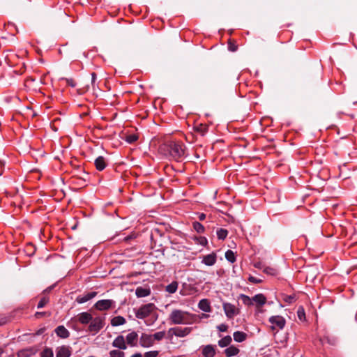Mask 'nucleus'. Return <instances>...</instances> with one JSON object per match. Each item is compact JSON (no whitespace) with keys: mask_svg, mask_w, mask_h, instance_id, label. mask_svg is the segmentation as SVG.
<instances>
[{"mask_svg":"<svg viewBox=\"0 0 357 357\" xmlns=\"http://www.w3.org/2000/svg\"><path fill=\"white\" fill-rule=\"evenodd\" d=\"M193 229L199 234H202L204 231V227L199 222H193Z\"/></svg>","mask_w":357,"mask_h":357,"instance_id":"2f4dec72","label":"nucleus"},{"mask_svg":"<svg viewBox=\"0 0 357 357\" xmlns=\"http://www.w3.org/2000/svg\"><path fill=\"white\" fill-rule=\"evenodd\" d=\"M178 284L176 281H173L166 286L165 291L169 294H174L177 291Z\"/></svg>","mask_w":357,"mask_h":357,"instance_id":"a878e982","label":"nucleus"},{"mask_svg":"<svg viewBox=\"0 0 357 357\" xmlns=\"http://www.w3.org/2000/svg\"><path fill=\"white\" fill-rule=\"evenodd\" d=\"M216 235L218 239L225 240L228 235V231L223 228H219L216 231Z\"/></svg>","mask_w":357,"mask_h":357,"instance_id":"cd10ccee","label":"nucleus"},{"mask_svg":"<svg viewBox=\"0 0 357 357\" xmlns=\"http://www.w3.org/2000/svg\"><path fill=\"white\" fill-rule=\"evenodd\" d=\"M197 218L200 221H203L206 218V214L203 213H197Z\"/></svg>","mask_w":357,"mask_h":357,"instance_id":"a18cd8bd","label":"nucleus"},{"mask_svg":"<svg viewBox=\"0 0 357 357\" xmlns=\"http://www.w3.org/2000/svg\"><path fill=\"white\" fill-rule=\"evenodd\" d=\"M126 323V319L122 316H116L111 319V325L114 327L123 325Z\"/></svg>","mask_w":357,"mask_h":357,"instance_id":"4be33fe9","label":"nucleus"},{"mask_svg":"<svg viewBox=\"0 0 357 357\" xmlns=\"http://www.w3.org/2000/svg\"><path fill=\"white\" fill-rule=\"evenodd\" d=\"M248 281L254 284H259L261 283L263 280L260 278H257L252 275H250L248 278Z\"/></svg>","mask_w":357,"mask_h":357,"instance_id":"4c0bfd02","label":"nucleus"},{"mask_svg":"<svg viewBox=\"0 0 357 357\" xmlns=\"http://www.w3.org/2000/svg\"><path fill=\"white\" fill-rule=\"evenodd\" d=\"M217 329L220 332H226L228 329V326L225 324H221L217 326Z\"/></svg>","mask_w":357,"mask_h":357,"instance_id":"37998d69","label":"nucleus"},{"mask_svg":"<svg viewBox=\"0 0 357 357\" xmlns=\"http://www.w3.org/2000/svg\"><path fill=\"white\" fill-rule=\"evenodd\" d=\"M135 238V234L128 235L123 238V241L126 242H129L130 240Z\"/></svg>","mask_w":357,"mask_h":357,"instance_id":"c03bdc74","label":"nucleus"},{"mask_svg":"<svg viewBox=\"0 0 357 357\" xmlns=\"http://www.w3.org/2000/svg\"><path fill=\"white\" fill-rule=\"evenodd\" d=\"M253 303H255L258 306L264 305L266 302V298L262 294H256L252 297Z\"/></svg>","mask_w":357,"mask_h":357,"instance_id":"412c9836","label":"nucleus"},{"mask_svg":"<svg viewBox=\"0 0 357 357\" xmlns=\"http://www.w3.org/2000/svg\"><path fill=\"white\" fill-rule=\"evenodd\" d=\"M269 322L273 324L272 329L274 330L275 327L279 329H282L286 324L284 318L282 316H272L268 319Z\"/></svg>","mask_w":357,"mask_h":357,"instance_id":"0eeeda50","label":"nucleus"},{"mask_svg":"<svg viewBox=\"0 0 357 357\" xmlns=\"http://www.w3.org/2000/svg\"><path fill=\"white\" fill-rule=\"evenodd\" d=\"M95 166L98 171H102L106 167L105 159L102 156H98L95 160Z\"/></svg>","mask_w":357,"mask_h":357,"instance_id":"aec40b11","label":"nucleus"},{"mask_svg":"<svg viewBox=\"0 0 357 357\" xmlns=\"http://www.w3.org/2000/svg\"><path fill=\"white\" fill-rule=\"evenodd\" d=\"M77 320L82 324H87L92 320V316L89 312H82L77 315Z\"/></svg>","mask_w":357,"mask_h":357,"instance_id":"dca6fc26","label":"nucleus"},{"mask_svg":"<svg viewBox=\"0 0 357 357\" xmlns=\"http://www.w3.org/2000/svg\"><path fill=\"white\" fill-rule=\"evenodd\" d=\"M231 341H232L231 337L230 335H227V336L221 338L218 341V345L220 347H226L231 344Z\"/></svg>","mask_w":357,"mask_h":357,"instance_id":"393cba45","label":"nucleus"},{"mask_svg":"<svg viewBox=\"0 0 357 357\" xmlns=\"http://www.w3.org/2000/svg\"><path fill=\"white\" fill-rule=\"evenodd\" d=\"M209 317L208 314H202L199 317L200 319H206Z\"/></svg>","mask_w":357,"mask_h":357,"instance_id":"09e8293b","label":"nucleus"},{"mask_svg":"<svg viewBox=\"0 0 357 357\" xmlns=\"http://www.w3.org/2000/svg\"><path fill=\"white\" fill-rule=\"evenodd\" d=\"M234 341L242 342L247 338V334L242 331H236L233 334Z\"/></svg>","mask_w":357,"mask_h":357,"instance_id":"5701e85b","label":"nucleus"},{"mask_svg":"<svg viewBox=\"0 0 357 357\" xmlns=\"http://www.w3.org/2000/svg\"><path fill=\"white\" fill-rule=\"evenodd\" d=\"M44 314H45V312H36V315L40 316V315H43Z\"/></svg>","mask_w":357,"mask_h":357,"instance_id":"603ef678","label":"nucleus"},{"mask_svg":"<svg viewBox=\"0 0 357 357\" xmlns=\"http://www.w3.org/2000/svg\"><path fill=\"white\" fill-rule=\"evenodd\" d=\"M240 298L243 302V303L245 305L250 306L253 305L252 298L249 297L245 294H241Z\"/></svg>","mask_w":357,"mask_h":357,"instance_id":"c85d7f7f","label":"nucleus"},{"mask_svg":"<svg viewBox=\"0 0 357 357\" xmlns=\"http://www.w3.org/2000/svg\"><path fill=\"white\" fill-rule=\"evenodd\" d=\"M96 78H97L96 74L95 73H91V83L93 85L94 84V83L96 80Z\"/></svg>","mask_w":357,"mask_h":357,"instance_id":"de8ad7c7","label":"nucleus"},{"mask_svg":"<svg viewBox=\"0 0 357 357\" xmlns=\"http://www.w3.org/2000/svg\"><path fill=\"white\" fill-rule=\"evenodd\" d=\"M94 307L100 311L107 310L115 307V301L111 299H103L97 301Z\"/></svg>","mask_w":357,"mask_h":357,"instance_id":"423d86ee","label":"nucleus"},{"mask_svg":"<svg viewBox=\"0 0 357 357\" xmlns=\"http://www.w3.org/2000/svg\"><path fill=\"white\" fill-rule=\"evenodd\" d=\"M192 331V328L190 327H185V328H181V327H174L171 328L168 331V333L172 336L175 335L176 337H184L187 336L188 334L190 333Z\"/></svg>","mask_w":357,"mask_h":357,"instance_id":"39448f33","label":"nucleus"},{"mask_svg":"<svg viewBox=\"0 0 357 357\" xmlns=\"http://www.w3.org/2000/svg\"><path fill=\"white\" fill-rule=\"evenodd\" d=\"M284 301L287 303H292L296 301V296L294 295L286 296L284 298Z\"/></svg>","mask_w":357,"mask_h":357,"instance_id":"58836bf2","label":"nucleus"},{"mask_svg":"<svg viewBox=\"0 0 357 357\" xmlns=\"http://www.w3.org/2000/svg\"><path fill=\"white\" fill-rule=\"evenodd\" d=\"M139 340L138 333L136 331H131L125 337L126 346L130 347H135L137 346Z\"/></svg>","mask_w":357,"mask_h":357,"instance_id":"6e6552de","label":"nucleus"},{"mask_svg":"<svg viewBox=\"0 0 357 357\" xmlns=\"http://www.w3.org/2000/svg\"><path fill=\"white\" fill-rule=\"evenodd\" d=\"M97 295V292L96 291H91L88 292L84 295L79 296L77 298V301L78 303H84L89 300L93 298Z\"/></svg>","mask_w":357,"mask_h":357,"instance_id":"ddd939ff","label":"nucleus"},{"mask_svg":"<svg viewBox=\"0 0 357 357\" xmlns=\"http://www.w3.org/2000/svg\"><path fill=\"white\" fill-rule=\"evenodd\" d=\"M215 354V347L211 344L205 346L202 349V355L204 357H214Z\"/></svg>","mask_w":357,"mask_h":357,"instance_id":"f3484780","label":"nucleus"},{"mask_svg":"<svg viewBox=\"0 0 357 357\" xmlns=\"http://www.w3.org/2000/svg\"><path fill=\"white\" fill-rule=\"evenodd\" d=\"M137 140V136L134 134L128 135L126 137V141L129 144H132Z\"/></svg>","mask_w":357,"mask_h":357,"instance_id":"c9c22d12","label":"nucleus"},{"mask_svg":"<svg viewBox=\"0 0 357 357\" xmlns=\"http://www.w3.org/2000/svg\"><path fill=\"white\" fill-rule=\"evenodd\" d=\"M157 307L153 303H147L142 305L139 309H135V317L137 319H144L150 315H153L155 320L158 319Z\"/></svg>","mask_w":357,"mask_h":357,"instance_id":"7ed1b4c3","label":"nucleus"},{"mask_svg":"<svg viewBox=\"0 0 357 357\" xmlns=\"http://www.w3.org/2000/svg\"><path fill=\"white\" fill-rule=\"evenodd\" d=\"M158 355V351H150L144 354V357H157Z\"/></svg>","mask_w":357,"mask_h":357,"instance_id":"a19ab883","label":"nucleus"},{"mask_svg":"<svg viewBox=\"0 0 357 357\" xmlns=\"http://www.w3.org/2000/svg\"><path fill=\"white\" fill-rule=\"evenodd\" d=\"M7 321L8 319L6 317H0V326L4 325Z\"/></svg>","mask_w":357,"mask_h":357,"instance_id":"49530a36","label":"nucleus"},{"mask_svg":"<svg viewBox=\"0 0 357 357\" xmlns=\"http://www.w3.org/2000/svg\"><path fill=\"white\" fill-rule=\"evenodd\" d=\"M264 272L266 274L271 275H275L277 274V270L271 268V267H266L264 269Z\"/></svg>","mask_w":357,"mask_h":357,"instance_id":"e433bc0d","label":"nucleus"},{"mask_svg":"<svg viewBox=\"0 0 357 357\" xmlns=\"http://www.w3.org/2000/svg\"><path fill=\"white\" fill-rule=\"evenodd\" d=\"M3 354V350L2 349H0V357H1Z\"/></svg>","mask_w":357,"mask_h":357,"instance_id":"864d4df0","label":"nucleus"},{"mask_svg":"<svg viewBox=\"0 0 357 357\" xmlns=\"http://www.w3.org/2000/svg\"><path fill=\"white\" fill-rule=\"evenodd\" d=\"M160 150L175 161H180L185 155L184 145L178 142L170 141L160 146Z\"/></svg>","mask_w":357,"mask_h":357,"instance_id":"f257e3e1","label":"nucleus"},{"mask_svg":"<svg viewBox=\"0 0 357 357\" xmlns=\"http://www.w3.org/2000/svg\"><path fill=\"white\" fill-rule=\"evenodd\" d=\"M66 82V84L71 86V87H75L76 86V82L75 81L72 79V78H65L63 79Z\"/></svg>","mask_w":357,"mask_h":357,"instance_id":"79ce46f5","label":"nucleus"},{"mask_svg":"<svg viewBox=\"0 0 357 357\" xmlns=\"http://www.w3.org/2000/svg\"><path fill=\"white\" fill-rule=\"evenodd\" d=\"M225 258L228 261L231 263H234L236 261L234 252L231 250H228L225 252Z\"/></svg>","mask_w":357,"mask_h":357,"instance_id":"7c9ffc66","label":"nucleus"},{"mask_svg":"<svg viewBox=\"0 0 357 357\" xmlns=\"http://www.w3.org/2000/svg\"><path fill=\"white\" fill-rule=\"evenodd\" d=\"M33 354V350L32 349H24L17 353V357H30Z\"/></svg>","mask_w":357,"mask_h":357,"instance_id":"bb28decb","label":"nucleus"},{"mask_svg":"<svg viewBox=\"0 0 357 357\" xmlns=\"http://www.w3.org/2000/svg\"><path fill=\"white\" fill-rule=\"evenodd\" d=\"M239 353V349L234 346H230L225 350V354L227 357H232Z\"/></svg>","mask_w":357,"mask_h":357,"instance_id":"b1692460","label":"nucleus"},{"mask_svg":"<svg viewBox=\"0 0 357 357\" xmlns=\"http://www.w3.org/2000/svg\"><path fill=\"white\" fill-rule=\"evenodd\" d=\"M40 356L41 357H53V351L50 349H45L41 352Z\"/></svg>","mask_w":357,"mask_h":357,"instance_id":"f704fd0d","label":"nucleus"},{"mask_svg":"<svg viewBox=\"0 0 357 357\" xmlns=\"http://www.w3.org/2000/svg\"><path fill=\"white\" fill-rule=\"evenodd\" d=\"M104 320L103 317H96L95 319H92L91 322L89 326V330L90 332L93 333L94 334L98 333L104 326Z\"/></svg>","mask_w":357,"mask_h":357,"instance_id":"20e7f679","label":"nucleus"},{"mask_svg":"<svg viewBox=\"0 0 357 357\" xmlns=\"http://www.w3.org/2000/svg\"><path fill=\"white\" fill-rule=\"evenodd\" d=\"M165 335V331H159V332H157V333H154L153 335H152V336L153 337V341L154 340L160 341L164 338Z\"/></svg>","mask_w":357,"mask_h":357,"instance_id":"473e14b6","label":"nucleus"},{"mask_svg":"<svg viewBox=\"0 0 357 357\" xmlns=\"http://www.w3.org/2000/svg\"><path fill=\"white\" fill-rule=\"evenodd\" d=\"M70 350L66 346L58 347L56 351V357H70Z\"/></svg>","mask_w":357,"mask_h":357,"instance_id":"4468645a","label":"nucleus"},{"mask_svg":"<svg viewBox=\"0 0 357 357\" xmlns=\"http://www.w3.org/2000/svg\"><path fill=\"white\" fill-rule=\"evenodd\" d=\"M113 347L124 351L127 349V346L125 340V336L123 335H117L112 342Z\"/></svg>","mask_w":357,"mask_h":357,"instance_id":"9d476101","label":"nucleus"},{"mask_svg":"<svg viewBox=\"0 0 357 357\" xmlns=\"http://www.w3.org/2000/svg\"><path fill=\"white\" fill-rule=\"evenodd\" d=\"M217 261V255L215 253L212 252L211 254L203 256L202 262L206 266H213Z\"/></svg>","mask_w":357,"mask_h":357,"instance_id":"f8f14e48","label":"nucleus"},{"mask_svg":"<svg viewBox=\"0 0 357 357\" xmlns=\"http://www.w3.org/2000/svg\"><path fill=\"white\" fill-rule=\"evenodd\" d=\"M297 314L300 320H302L303 318H305V314L303 307H301L298 309Z\"/></svg>","mask_w":357,"mask_h":357,"instance_id":"ea45409f","label":"nucleus"},{"mask_svg":"<svg viewBox=\"0 0 357 357\" xmlns=\"http://www.w3.org/2000/svg\"><path fill=\"white\" fill-rule=\"evenodd\" d=\"M139 344L142 347L148 348L153 345V337L152 335L142 333L139 338Z\"/></svg>","mask_w":357,"mask_h":357,"instance_id":"9b49d317","label":"nucleus"},{"mask_svg":"<svg viewBox=\"0 0 357 357\" xmlns=\"http://www.w3.org/2000/svg\"><path fill=\"white\" fill-rule=\"evenodd\" d=\"M196 317V314H191L187 311L174 309L169 314V319L172 324L188 325L193 324Z\"/></svg>","mask_w":357,"mask_h":357,"instance_id":"f03ea898","label":"nucleus"},{"mask_svg":"<svg viewBox=\"0 0 357 357\" xmlns=\"http://www.w3.org/2000/svg\"><path fill=\"white\" fill-rule=\"evenodd\" d=\"M229 50L234 52L236 50V47H229Z\"/></svg>","mask_w":357,"mask_h":357,"instance_id":"3c124183","label":"nucleus"},{"mask_svg":"<svg viewBox=\"0 0 357 357\" xmlns=\"http://www.w3.org/2000/svg\"><path fill=\"white\" fill-rule=\"evenodd\" d=\"M130 357H142V355L140 353H136V354L132 355Z\"/></svg>","mask_w":357,"mask_h":357,"instance_id":"8fccbe9b","label":"nucleus"},{"mask_svg":"<svg viewBox=\"0 0 357 357\" xmlns=\"http://www.w3.org/2000/svg\"><path fill=\"white\" fill-rule=\"evenodd\" d=\"M48 302H49V298L44 296L40 298V301L38 303L37 307L38 309L43 308Z\"/></svg>","mask_w":357,"mask_h":357,"instance_id":"72a5a7b5","label":"nucleus"},{"mask_svg":"<svg viewBox=\"0 0 357 357\" xmlns=\"http://www.w3.org/2000/svg\"><path fill=\"white\" fill-rule=\"evenodd\" d=\"M198 307L205 312H210L211 311L210 303L207 299L200 300L198 303Z\"/></svg>","mask_w":357,"mask_h":357,"instance_id":"6ab92c4d","label":"nucleus"},{"mask_svg":"<svg viewBox=\"0 0 357 357\" xmlns=\"http://www.w3.org/2000/svg\"><path fill=\"white\" fill-rule=\"evenodd\" d=\"M135 294L138 298L146 297L151 294V289L149 287H138L135 290Z\"/></svg>","mask_w":357,"mask_h":357,"instance_id":"2eb2a0df","label":"nucleus"},{"mask_svg":"<svg viewBox=\"0 0 357 357\" xmlns=\"http://www.w3.org/2000/svg\"><path fill=\"white\" fill-rule=\"evenodd\" d=\"M222 307L227 318L231 319L238 314L235 305L230 303H223Z\"/></svg>","mask_w":357,"mask_h":357,"instance_id":"1a4fd4ad","label":"nucleus"},{"mask_svg":"<svg viewBox=\"0 0 357 357\" xmlns=\"http://www.w3.org/2000/svg\"><path fill=\"white\" fill-rule=\"evenodd\" d=\"M109 357H125L126 354L123 351L120 349H113L109 352Z\"/></svg>","mask_w":357,"mask_h":357,"instance_id":"c756f323","label":"nucleus"},{"mask_svg":"<svg viewBox=\"0 0 357 357\" xmlns=\"http://www.w3.org/2000/svg\"><path fill=\"white\" fill-rule=\"evenodd\" d=\"M54 331L57 336L61 338H67L70 335L69 331L63 326H57Z\"/></svg>","mask_w":357,"mask_h":357,"instance_id":"a211bd4d","label":"nucleus"},{"mask_svg":"<svg viewBox=\"0 0 357 357\" xmlns=\"http://www.w3.org/2000/svg\"><path fill=\"white\" fill-rule=\"evenodd\" d=\"M50 289L51 288H50L49 289H45V291H50Z\"/></svg>","mask_w":357,"mask_h":357,"instance_id":"5fc2aeb1","label":"nucleus"}]
</instances>
